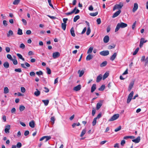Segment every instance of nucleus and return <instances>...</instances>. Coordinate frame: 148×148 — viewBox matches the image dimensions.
Wrapping results in <instances>:
<instances>
[{
  "label": "nucleus",
  "mask_w": 148,
  "mask_h": 148,
  "mask_svg": "<svg viewBox=\"0 0 148 148\" xmlns=\"http://www.w3.org/2000/svg\"><path fill=\"white\" fill-rule=\"evenodd\" d=\"M127 24L121 22L120 23H118L117 25L115 31V32L118 31L120 28H124L127 26Z\"/></svg>",
  "instance_id": "f257e3e1"
},
{
  "label": "nucleus",
  "mask_w": 148,
  "mask_h": 148,
  "mask_svg": "<svg viewBox=\"0 0 148 148\" xmlns=\"http://www.w3.org/2000/svg\"><path fill=\"white\" fill-rule=\"evenodd\" d=\"M123 5V3L121 2L119 4H116L113 7V10L114 11L116 9L121 10Z\"/></svg>",
  "instance_id": "f03ea898"
},
{
  "label": "nucleus",
  "mask_w": 148,
  "mask_h": 148,
  "mask_svg": "<svg viewBox=\"0 0 148 148\" xmlns=\"http://www.w3.org/2000/svg\"><path fill=\"white\" fill-rule=\"evenodd\" d=\"M119 114H116L114 115L109 119V121H111L117 119L119 117Z\"/></svg>",
  "instance_id": "7ed1b4c3"
},
{
  "label": "nucleus",
  "mask_w": 148,
  "mask_h": 148,
  "mask_svg": "<svg viewBox=\"0 0 148 148\" xmlns=\"http://www.w3.org/2000/svg\"><path fill=\"white\" fill-rule=\"evenodd\" d=\"M133 94L134 92L133 91H132L129 95L127 99V103H129L131 101V100L132 99Z\"/></svg>",
  "instance_id": "20e7f679"
},
{
  "label": "nucleus",
  "mask_w": 148,
  "mask_h": 148,
  "mask_svg": "<svg viewBox=\"0 0 148 148\" xmlns=\"http://www.w3.org/2000/svg\"><path fill=\"white\" fill-rule=\"evenodd\" d=\"M99 54L100 55L102 56H106L109 54V51L108 50L103 51H101L100 52Z\"/></svg>",
  "instance_id": "39448f33"
},
{
  "label": "nucleus",
  "mask_w": 148,
  "mask_h": 148,
  "mask_svg": "<svg viewBox=\"0 0 148 148\" xmlns=\"http://www.w3.org/2000/svg\"><path fill=\"white\" fill-rule=\"evenodd\" d=\"M51 138L50 136H45L42 137L40 139V141H42L44 139H45V142H47Z\"/></svg>",
  "instance_id": "423d86ee"
},
{
  "label": "nucleus",
  "mask_w": 148,
  "mask_h": 148,
  "mask_svg": "<svg viewBox=\"0 0 148 148\" xmlns=\"http://www.w3.org/2000/svg\"><path fill=\"white\" fill-rule=\"evenodd\" d=\"M147 40H145L144 38H143L140 39V47H141L144 43L146 42H147Z\"/></svg>",
  "instance_id": "0eeeda50"
},
{
  "label": "nucleus",
  "mask_w": 148,
  "mask_h": 148,
  "mask_svg": "<svg viewBox=\"0 0 148 148\" xmlns=\"http://www.w3.org/2000/svg\"><path fill=\"white\" fill-rule=\"evenodd\" d=\"M21 67L25 69H27V67H29L30 66V65L27 62H25V64H21Z\"/></svg>",
  "instance_id": "6e6552de"
},
{
  "label": "nucleus",
  "mask_w": 148,
  "mask_h": 148,
  "mask_svg": "<svg viewBox=\"0 0 148 148\" xmlns=\"http://www.w3.org/2000/svg\"><path fill=\"white\" fill-rule=\"evenodd\" d=\"M60 53L58 52H56L53 53V57L54 59H56L60 56Z\"/></svg>",
  "instance_id": "1a4fd4ad"
},
{
  "label": "nucleus",
  "mask_w": 148,
  "mask_h": 148,
  "mask_svg": "<svg viewBox=\"0 0 148 148\" xmlns=\"http://www.w3.org/2000/svg\"><path fill=\"white\" fill-rule=\"evenodd\" d=\"M10 125H7L5 126V132L7 134L9 133L10 132L9 130L10 129Z\"/></svg>",
  "instance_id": "9d476101"
},
{
  "label": "nucleus",
  "mask_w": 148,
  "mask_h": 148,
  "mask_svg": "<svg viewBox=\"0 0 148 148\" xmlns=\"http://www.w3.org/2000/svg\"><path fill=\"white\" fill-rule=\"evenodd\" d=\"M121 12V10H119L115 12L112 16V18H114L118 16L120 14Z\"/></svg>",
  "instance_id": "9b49d317"
},
{
  "label": "nucleus",
  "mask_w": 148,
  "mask_h": 148,
  "mask_svg": "<svg viewBox=\"0 0 148 148\" xmlns=\"http://www.w3.org/2000/svg\"><path fill=\"white\" fill-rule=\"evenodd\" d=\"M138 8V4L137 3H135L134 4V7L132 10V12H135L137 10Z\"/></svg>",
  "instance_id": "f8f14e48"
},
{
  "label": "nucleus",
  "mask_w": 148,
  "mask_h": 148,
  "mask_svg": "<svg viewBox=\"0 0 148 148\" xmlns=\"http://www.w3.org/2000/svg\"><path fill=\"white\" fill-rule=\"evenodd\" d=\"M134 84V81H133L131 82L129 85L128 90L129 91H130L132 88Z\"/></svg>",
  "instance_id": "ddd939ff"
},
{
  "label": "nucleus",
  "mask_w": 148,
  "mask_h": 148,
  "mask_svg": "<svg viewBox=\"0 0 148 148\" xmlns=\"http://www.w3.org/2000/svg\"><path fill=\"white\" fill-rule=\"evenodd\" d=\"M140 137L138 136L136 139L132 140V141L136 143H138L140 141Z\"/></svg>",
  "instance_id": "4468645a"
},
{
  "label": "nucleus",
  "mask_w": 148,
  "mask_h": 148,
  "mask_svg": "<svg viewBox=\"0 0 148 148\" xmlns=\"http://www.w3.org/2000/svg\"><path fill=\"white\" fill-rule=\"evenodd\" d=\"M117 55V53H114V54L111 56L110 60L111 61H113L115 58L116 57Z\"/></svg>",
  "instance_id": "2eb2a0df"
},
{
  "label": "nucleus",
  "mask_w": 148,
  "mask_h": 148,
  "mask_svg": "<svg viewBox=\"0 0 148 148\" xmlns=\"http://www.w3.org/2000/svg\"><path fill=\"white\" fill-rule=\"evenodd\" d=\"M81 88V86L80 85H79L73 88V90L75 91H77L79 90Z\"/></svg>",
  "instance_id": "dca6fc26"
},
{
  "label": "nucleus",
  "mask_w": 148,
  "mask_h": 148,
  "mask_svg": "<svg viewBox=\"0 0 148 148\" xmlns=\"http://www.w3.org/2000/svg\"><path fill=\"white\" fill-rule=\"evenodd\" d=\"M109 40V38L108 36H106L103 38V42H104L106 43L108 42Z\"/></svg>",
  "instance_id": "f3484780"
},
{
  "label": "nucleus",
  "mask_w": 148,
  "mask_h": 148,
  "mask_svg": "<svg viewBox=\"0 0 148 148\" xmlns=\"http://www.w3.org/2000/svg\"><path fill=\"white\" fill-rule=\"evenodd\" d=\"M102 79V75L101 74H100L97 77L96 80V82H99Z\"/></svg>",
  "instance_id": "a211bd4d"
},
{
  "label": "nucleus",
  "mask_w": 148,
  "mask_h": 148,
  "mask_svg": "<svg viewBox=\"0 0 148 148\" xmlns=\"http://www.w3.org/2000/svg\"><path fill=\"white\" fill-rule=\"evenodd\" d=\"M36 91L34 92V95L35 96L38 97L39 96L40 94V91L38 90L37 89H36Z\"/></svg>",
  "instance_id": "6ab92c4d"
},
{
  "label": "nucleus",
  "mask_w": 148,
  "mask_h": 148,
  "mask_svg": "<svg viewBox=\"0 0 148 148\" xmlns=\"http://www.w3.org/2000/svg\"><path fill=\"white\" fill-rule=\"evenodd\" d=\"M29 126L32 128H34L35 126V123L34 121H32L29 122Z\"/></svg>",
  "instance_id": "aec40b11"
},
{
  "label": "nucleus",
  "mask_w": 148,
  "mask_h": 148,
  "mask_svg": "<svg viewBox=\"0 0 148 148\" xmlns=\"http://www.w3.org/2000/svg\"><path fill=\"white\" fill-rule=\"evenodd\" d=\"M84 73V70L80 71V70H79L78 71V73L79 74V77H81L83 75Z\"/></svg>",
  "instance_id": "412c9836"
},
{
  "label": "nucleus",
  "mask_w": 148,
  "mask_h": 148,
  "mask_svg": "<svg viewBox=\"0 0 148 148\" xmlns=\"http://www.w3.org/2000/svg\"><path fill=\"white\" fill-rule=\"evenodd\" d=\"M96 89V85L95 84H93L91 88V92H93Z\"/></svg>",
  "instance_id": "4be33fe9"
},
{
  "label": "nucleus",
  "mask_w": 148,
  "mask_h": 148,
  "mask_svg": "<svg viewBox=\"0 0 148 148\" xmlns=\"http://www.w3.org/2000/svg\"><path fill=\"white\" fill-rule=\"evenodd\" d=\"M70 32L71 35L73 37H75V34L74 33V28L73 27H72L71 29Z\"/></svg>",
  "instance_id": "5701e85b"
},
{
  "label": "nucleus",
  "mask_w": 148,
  "mask_h": 148,
  "mask_svg": "<svg viewBox=\"0 0 148 148\" xmlns=\"http://www.w3.org/2000/svg\"><path fill=\"white\" fill-rule=\"evenodd\" d=\"M13 57L14 58V59H13L11 61H12L13 63L14 64L16 65L18 63L16 59V57L15 56H13Z\"/></svg>",
  "instance_id": "b1692460"
},
{
  "label": "nucleus",
  "mask_w": 148,
  "mask_h": 148,
  "mask_svg": "<svg viewBox=\"0 0 148 148\" xmlns=\"http://www.w3.org/2000/svg\"><path fill=\"white\" fill-rule=\"evenodd\" d=\"M93 58V56L89 54L87 56L86 59L87 61L90 60L91 59Z\"/></svg>",
  "instance_id": "393cba45"
},
{
  "label": "nucleus",
  "mask_w": 148,
  "mask_h": 148,
  "mask_svg": "<svg viewBox=\"0 0 148 148\" xmlns=\"http://www.w3.org/2000/svg\"><path fill=\"white\" fill-rule=\"evenodd\" d=\"M109 75V73H108L107 72H106L103 75V80H104L105 79H106L107 77H108V76Z\"/></svg>",
  "instance_id": "a878e982"
},
{
  "label": "nucleus",
  "mask_w": 148,
  "mask_h": 148,
  "mask_svg": "<svg viewBox=\"0 0 148 148\" xmlns=\"http://www.w3.org/2000/svg\"><path fill=\"white\" fill-rule=\"evenodd\" d=\"M102 104L101 103H98L97 104L96 108L97 110H99L101 107Z\"/></svg>",
  "instance_id": "bb28decb"
},
{
  "label": "nucleus",
  "mask_w": 148,
  "mask_h": 148,
  "mask_svg": "<svg viewBox=\"0 0 148 148\" xmlns=\"http://www.w3.org/2000/svg\"><path fill=\"white\" fill-rule=\"evenodd\" d=\"M13 34V33L12 31L11 30H10L8 33L7 34V36L8 37H9L12 35Z\"/></svg>",
  "instance_id": "cd10ccee"
},
{
  "label": "nucleus",
  "mask_w": 148,
  "mask_h": 148,
  "mask_svg": "<svg viewBox=\"0 0 148 148\" xmlns=\"http://www.w3.org/2000/svg\"><path fill=\"white\" fill-rule=\"evenodd\" d=\"M3 66L5 68H8L9 67V65L8 63V62H5L3 64Z\"/></svg>",
  "instance_id": "c85d7f7f"
},
{
  "label": "nucleus",
  "mask_w": 148,
  "mask_h": 148,
  "mask_svg": "<svg viewBox=\"0 0 148 148\" xmlns=\"http://www.w3.org/2000/svg\"><path fill=\"white\" fill-rule=\"evenodd\" d=\"M9 90L7 87H5L4 89V93L5 94H7L8 93Z\"/></svg>",
  "instance_id": "c756f323"
},
{
  "label": "nucleus",
  "mask_w": 148,
  "mask_h": 148,
  "mask_svg": "<svg viewBox=\"0 0 148 148\" xmlns=\"http://www.w3.org/2000/svg\"><path fill=\"white\" fill-rule=\"evenodd\" d=\"M80 18L79 15H77L73 19V21L75 22H76Z\"/></svg>",
  "instance_id": "7c9ffc66"
},
{
  "label": "nucleus",
  "mask_w": 148,
  "mask_h": 148,
  "mask_svg": "<svg viewBox=\"0 0 148 148\" xmlns=\"http://www.w3.org/2000/svg\"><path fill=\"white\" fill-rule=\"evenodd\" d=\"M66 25L65 23H62L61 24L62 28V29L65 30L66 29Z\"/></svg>",
  "instance_id": "2f4dec72"
},
{
  "label": "nucleus",
  "mask_w": 148,
  "mask_h": 148,
  "mask_svg": "<svg viewBox=\"0 0 148 148\" xmlns=\"http://www.w3.org/2000/svg\"><path fill=\"white\" fill-rule=\"evenodd\" d=\"M93 48L92 47H90L88 49L87 51V53L89 54L92 53V51Z\"/></svg>",
  "instance_id": "473e14b6"
},
{
  "label": "nucleus",
  "mask_w": 148,
  "mask_h": 148,
  "mask_svg": "<svg viewBox=\"0 0 148 148\" xmlns=\"http://www.w3.org/2000/svg\"><path fill=\"white\" fill-rule=\"evenodd\" d=\"M107 64V62L105 61L103 62L101 64L100 66L101 67H103L105 66Z\"/></svg>",
  "instance_id": "72a5a7b5"
},
{
  "label": "nucleus",
  "mask_w": 148,
  "mask_h": 148,
  "mask_svg": "<svg viewBox=\"0 0 148 148\" xmlns=\"http://www.w3.org/2000/svg\"><path fill=\"white\" fill-rule=\"evenodd\" d=\"M16 55L20 59L22 60L23 61L25 60L24 58H23L21 54L19 53H17Z\"/></svg>",
  "instance_id": "f704fd0d"
},
{
  "label": "nucleus",
  "mask_w": 148,
  "mask_h": 148,
  "mask_svg": "<svg viewBox=\"0 0 148 148\" xmlns=\"http://www.w3.org/2000/svg\"><path fill=\"white\" fill-rule=\"evenodd\" d=\"M42 101L44 103V104L45 106H47L48 105L49 103V101L48 100H42Z\"/></svg>",
  "instance_id": "c9c22d12"
},
{
  "label": "nucleus",
  "mask_w": 148,
  "mask_h": 148,
  "mask_svg": "<svg viewBox=\"0 0 148 148\" xmlns=\"http://www.w3.org/2000/svg\"><path fill=\"white\" fill-rule=\"evenodd\" d=\"M86 132V131L85 129H83L80 134V136L81 137H82L85 134Z\"/></svg>",
  "instance_id": "e433bc0d"
},
{
  "label": "nucleus",
  "mask_w": 148,
  "mask_h": 148,
  "mask_svg": "<svg viewBox=\"0 0 148 148\" xmlns=\"http://www.w3.org/2000/svg\"><path fill=\"white\" fill-rule=\"evenodd\" d=\"M97 118H95L92 122V125L93 126H94L96 125L97 123Z\"/></svg>",
  "instance_id": "4c0bfd02"
},
{
  "label": "nucleus",
  "mask_w": 148,
  "mask_h": 148,
  "mask_svg": "<svg viewBox=\"0 0 148 148\" xmlns=\"http://www.w3.org/2000/svg\"><path fill=\"white\" fill-rule=\"evenodd\" d=\"M17 34L19 35H22L23 34L22 30L20 28H18V30Z\"/></svg>",
  "instance_id": "58836bf2"
},
{
  "label": "nucleus",
  "mask_w": 148,
  "mask_h": 148,
  "mask_svg": "<svg viewBox=\"0 0 148 148\" xmlns=\"http://www.w3.org/2000/svg\"><path fill=\"white\" fill-rule=\"evenodd\" d=\"M98 12H95L91 13H90V15L92 16H96L98 14Z\"/></svg>",
  "instance_id": "ea45409f"
},
{
  "label": "nucleus",
  "mask_w": 148,
  "mask_h": 148,
  "mask_svg": "<svg viewBox=\"0 0 148 148\" xmlns=\"http://www.w3.org/2000/svg\"><path fill=\"white\" fill-rule=\"evenodd\" d=\"M20 1V0H15L13 2V4L14 5L18 4Z\"/></svg>",
  "instance_id": "a19ab883"
},
{
  "label": "nucleus",
  "mask_w": 148,
  "mask_h": 148,
  "mask_svg": "<svg viewBox=\"0 0 148 148\" xmlns=\"http://www.w3.org/2000/svg\"><path fill=\"white\" fill-rule=\"evenodd\" d=\"M55 120V119L54 116H53L51 118V121L52 122L53 124H54Z\"/></svg>",
  "instance_id": "79ce46f5"
},
{
  "label": "nucleus",
  "mask_w": 148,
  "mask_h": 148,
  "mask_svg": "<svg viewBox=\"0 0 148 148\" xmlns=\"http://www.w3.org/2000/svg\"><path fill=\"white\" fill-rule=\"evenodd\" d=\"M91 32V30L90 28L89 27H88V29L87 30L86 34L87 35H88L90 34Z\"/></svg>",
  "instance_id": "37998d69"
},
{
  "label": "nucleus",
  "mask_w": 148,
  "mask_h": 148,
  "mask_svg": "<svg viewBox=\"0 0 148 148\" xmlns=\"http://www.w3.org/2000/svg\"><path fill=\"white\" fill-rule=\"evenodd\" d=\"M25 108V107L23 106H21L19 107V110L21 111H23Z\"/></svg>",
  "instance_id": "c03bdc74"
},
{
  "label": "nucleus",
  "mask_w": 148,
  "mask_h": 148,
  "mask_svg": "<svg viewBox=\"0 0 148 148\" xmlns=\"http://www.w3.org/2000/svg\"><path fill=\"white\" fill-rule=\"evenodd\" d=\"M139 50V48L138 47V48H137L134 51L133 53V55H136L137 54V52H138Z\"/></svg>",
  "instance_id": "a18cd8bd"
},
{
  "label": "nucleus",
  "mask_w": 148,
  "mask_h": 148,
  "mask_svg": "<svg viewBox=\"0 0 148 148\" xmlns=\"http://www.w3.org/2000/svg\"><path fill=\"white\" fill-rule=\"evenodd\" d=\"M121 128V126H119L117 128H116L114 130V131L115 132H117L119 130H120Z\"/></svg>",
  "instance_id": "49530a36"
},
{
  "label": "nucleus",
  "mask_w": 148,
  "mask_h": 148,
  "mask_svg": "<svg viewBox=\"0 0 148 148\" xmlns=\"http://www.w3.org/2000/svg\"><path fill=\"white\" fill-rule=\"evenodd\" d=\"M105 85H102L101 87L99 89V90L100 91H102L103 90L105 89Z\"/></svg>",
  "instance_id": "de8ad7c7"
},
{
  "label": "nucleus",
  "mask_w": 148,
  "mask_h": 148,
  "mask_svg": "<svg viewBox=\"0 0 148 148\" xmlns=\"http://www.w3.org/2000/svg\"><path fill=\"white\" fill-rule=\"evenodd\" d=\"M7 57L8 58L11 60H12V59H13L12 56L9 54H8L7 55Z\"/></svg>",
  "instance_id": "09e8293b"
},
{
  "label": "nucleus",
  "mask_w": 148,
  "mask_h": 148,
  "mask_svg": "<svg viewBox=\"0 0 148 148\" xmlns=\"http://www.w3.org/2000/svg\"><path fill=\"white\" fill-rule=\"evenodd\" d=\"M16 146L18 148H20L22 146V144L20 142H18L17 143Z\"/></svg>",
  "instance_id": "8fccbe9b"
},
{
  "label": "nucleus",
  "mask_w": 148,
  "mask_h": 148,
  "mask_svg": "<svg viewBox=\"0 0 148 148\" xmlns=\"http://www.w3.org/2000/svg\"><path fill=\"white\" fill-rule=\"evenodd\" d=\"M46 69L47 70V73L48 74H50L51 73V70L48 67H47L46 68Z\"/></svg>",
  "instance_id": "3c124183"
},
{
  "label": "nucleus",
  "mask_w": 148,
  "mask_h": 148,
  "mask_svg": "<svg viewBox=\"0 0 148 148\" xmlns=\"http://www.w3.org/2000/svg\"><path fill=\"white\" fill-rule=\"evenodd\" d=\"M115 45L113 44L112 45H110L108 46V48L110 49H111L113 48H114L115 47Z\"/></svg>",
  "instance_id": "603ef678"
},
{
  "label": "nucleus",
  "mask_w": 148,
  "mask_h": 148,
  "mask_svg": "<svg viewBox=\"0 0 148 148\" xmlns=\"http://www.w3.org/2000/svg\"><path fill=\"white\" fill-rule=\"evenodd\" d=\"M21 92L23 93H24L25 91V89L24 87H21Z\"/></svg>",
  "instance_id": "864d4df0"
},
{
  "label": "nucleus",
  "mask_w": 148,
  "mask_h": 148,
  "mask_svg": "<svg viewBox=\"0 0 148 148\" xmlns=\"http://www.w3.org/2000/svg\"><path fill=\"white\" fill-rule=\"evenodd\" d=\"M36 73L38 75H42V74H43V73L41 71H40L38 72H36Z\"/></svg>",
  "instance_id": "5fc2aeb1"
},
{
  "label": "nucleus",
  "mask_w": 148,
  "mask_h": 148,
  "mask_svg": "<svg viewBox=\"0 0 148 148\" xmlns=\"http://www.w3.org/2000/svg\"><path fill=\"white\" fill-rule=\"evenodd\" d=\"M14 71L16 72H18L19 73H21L22 72L20 68H18L17 69H15L14 70Z\"/></svg>",
  "instance_id": "6e6d98bb"
},
{
  "label": "nucleus",
  "mask_w": 148,
  "mask_h": 148,
  "mask_svg": "<svg viewBox=\"0 0 148 148\" xmlns=\"http://www.w3.org/2000/svg\"><path fill=\"white\" fill-rule=\"evenodd\" d=\"M136 21H135L134 22L133 24V25H132V28L133 29H134L135 28L136 25Z\"/></svg>",
  "instance_id": "4d7b16f0"
},
{
  "label": "nucleus",
  "mask_w": 148,
  "mask_h": 148,
  "mask_svg": "<svg viewBox=\"0 0 148 148\" xmlns=\"http://www.w3.org/2000/svg\"><path fill=\"white\" fill-rule=\"evenodd\" d=\"M25 45L23 43L21 44L20 46V47L22 49L25 48Z\"/></svg>",
  "instance_id": "13d9d810"
},
{
  "label": "nucleus",
  "mask_w": 148,
  "mask_h": 148,
  "mask_svg": "<svg viewBox=\"0 0 148 148\" xmlns=\"http://www.w3.org/2000/svg\"><path fill=\"white\" fill-rule=\"evenodd\" d=\"M3 24L5 26H6L8 25L7 21L6 20L3 21Z\"/></svg>",
  "instance_id": "bf43d9fd"
},
{
  "label": "nucleus",
  "mask_w": 148,
  "mask_h": 148,
  "mask_svg": "<svg viewBox=\"0 0 148 148\" xmlns=\"http://www.w3.org/2000/svg\"><path fill=\"white\" fill-rule=\"evenodd\" d=\"M96 112V110L95 109L93 108L92 111V115L93 116H94Z\"/></svg>",
  "instance_id": "052dcab7"
},
{
  "label": "nucleus",
  "mask_w": 148,
  "mask_h": 148,
  "mask_svg": "<svg viewBox=\"0 0 148 148\" xmlns=\"http://www.w3.org/2000/svg\"><path fill=\"white\" fill-rule=\"evenodd\" d=\"M97 22L98 24H100L101 23V20L100 18H98L97 20Z\"/></svg>",
  "instance_id": "680f3d73"
},
{
  "label": "nucleus",
  "mask_w": 148,
  "mask_h": 148,
  "mask_svg": "<svg viewBox=\"0 0 148 148\" xmlns=\"http://www.w3.org/2000/svg\"><path fill=\"white\" fill-rule=\"evenodd\" d=\"M5 50L8 53L10 51V49L9 47H7L5 48Z\"/></svg>",
  "instance_id": "e2e57ef3"
},
{
  "label": "nucleus",
  "mask_w": 148,
  "mask_h": 148,
  "mask_svg": "<svg viewBox=\"0 0 148 148\" xmlns=\"http://www.w3.org/2000/svg\"><path fill=\"white\" fill-rule=\"evenodd\" d=\"M29 134V132L28 130H27L25 131L24 134L25 136H27V135H28Z\"/></svg>",
  "instance_id": "0e129e2a"
},
{
  "label": "nucleus",
  "mask_w": 148,
  "mask_h": 148,
  "mask_svg": "<svg viewBox=\"0 0 148 148\" xmlns=\"http://www.w3.org/2000/svg\"><path fill=\"white\" fill-rule=\"evenodd\" d=\"M73 13H74L72 11L71 12L66 13V14L67 15H69L71 14H72Z\"/></svg>",
  "instance_id": "69168bd1"
},
{
  "label": "nucleus",
  "mask_w": 148,
  "mask_h": 148,
  "mask_svg": "<svg viewBox=\"0 0 148 148\" xmlns=\"http://www.w3.org/2000/svg\"><path fill=\"white\" fill-rule=\"evenodd\" d=\"M28 55L29 56H32L34 55V53L31 51H29L28 53Z\"/></svg>",
  "instance_id": "338daca9"
},
{
  "label": "nucleus",
  "mask_w": 148,
  "mask_h": 148,
  "mask_svg": "<svg viewBox=\"0 0 148 148\" xmlns=\"http://www.w3.org/2000/svg\"><path fill=\"white\" fill-rule=\"evenodd\" d=\"M125 140H121V145H123L125 143Z\"/></svg>",
  "instance_id": "774afa93"
}]
</instances>
